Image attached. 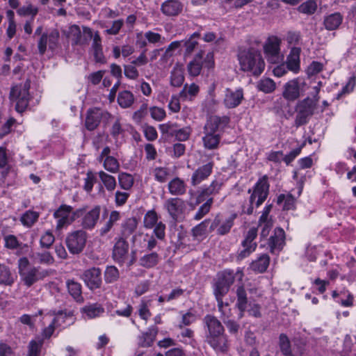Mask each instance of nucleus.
Here are the masks:
<instances>
[{"label": "nucleus", "instance_id": "53", "mask_svg": "<svg viewBox=\"0 0 356 356\" xmlns=\"http://www.w3.org/2000/svg\"><path fill=\"white\" fill-rule=\"evenodd\" d=\"M118 182L124 190H129L134 185V178L128 173L121 172L118 175Z\"/></svg>", "mask_w": 356, "mask_h": 356}, {"label": "nucleus", "instance_id": "23", "mask_svg": "<svg viewBox=\"0 0 356 356\" xmlns=\"http://www.w3.org/2000/svg\"><path fill=\"white\" fill-rule=\"evenodd\" d=\"M222 186V183L221 181L213 180L209 186L202 187L198 192L195 204H199L207 197L210 198V196L218 194Z\"/></svg>", "mask_w": 356, "mask_h": 356}, {"label": "nucleus", "instance_id": "54", "mask_svg": "<svg viewBox=\"0 0 356 356\" xmlns=\"http://www.w3.org/2000/svg\"><path fill=\"white\" fill-rule=\"evenodd\" d=\"M317 9V4L314 0H308L300 4L298 10L303 14L312 15Z\"/></svg>", "mask_w": 356, "mask_h": 356}, {"label": "nucleus", "instance_id": "61", "mask_svg": "<svg viewBox=\"0 0 356 356\" xmlns=\"http://www.w3.org/2000/svg\"><path fill=\"white\" fill-rule=\"evenodd\" d=\"M38 12V8L32 4H28L19 8L17 13L21 16H35Z\"/></svg>", "mask_w": 356, "mask_h": 356}, {"label": "nucleus", "instance_id": "15", "mask_svg": "<svg viewBox=\"0 0 356 356\" xmlns=\"http://www.w3.org/2000/svg\"><path fill=\"white\" fill-rule=\"evenodd\" d=\"M60 33L58 30L53 29L43 33L38 41V49L40 55H44L49 49L54 51L58 47Z\"/></svg>", "mask_w": 356, "mask_h": 356}, {"label": "nucleus", "instance_id": "33", "mask_svg": "<svg viewBox=\"0 0 356 356\" xmlns=\"http://www.w3.org/2000/svg\"><path fill=\"white\" fill-rule=\"evenodd\" d=\"M269 263V256L266 254H263L259 258L252 261L250 264V267L254 271L264 273L268 268Z\"/></svg>", "mask_w": 356, "mask_h": 356}, {"label": "nucleus", "instance_id": "6", "mask_svg": "<svg viewBox=\"0 0 356 356\" xmlns=\"http://www.w3.org/2000/svg\"><path fill=\"white\" fill-rule=\"evenodd\" d=\"M250 193V205L244 212L248 215L253 213L254 207H259L266 200L269 192V184L267 176L264 175L259 179L252 189L248 190Z\"/></svg>", "mask_w": 356, "mask_h": 356}, {"label": "nucleus", "instance_id": "40", "mask_svg": "<svg viewBox=\"0 0 356 356\" xmlns=\"http://www.w3.org/2000/svg\"><path fill=\"white\" fill-rule=\"evenodd\" d=\"M277 202L284 210H291L295 208L296 199L291 193L280 194Z\"/></svg>", "mask_w": 356, "mask_h": 356}, {"label": "nucleus", "instance_id": "14", "mask_svg": "<svg viewBox=\"0 0 356 356\" xmlns=\"http://www.w3.org/2000/svg\"><path fill=\"white\" fill-rule=\"evenodd\" d=\"M236 218V214L234 213L227 218L218 213L213 218L209 227V231L216 232L218 235L224 236L229 233L232 227L234 225V220Z\"/></svg>", "mask_w": 356, "mask_h": 356}, {"label": "nucleus", "instance_id": "27", "mask_svg": "<svg viewBox=\"0 0 356 356\" xmlns=\"http://www.w3.org/2000/svg\"><path fill=\"white\" fill-rule=\"evenodd\" d=\"M183 4L178 0H166L161 6L162 13L168 17L177 16L183 10Z\"/></svg>", "mask_w": 356, "mask_h": 356}, {"label": "nucleus", "instance_id": "4", "mask_svg": "<svg viewBox=\"0 0 356 356\" xmlns=\"http://www.w3.org/2000/svg\"><path fill=\"white\" fill-rule=\"evenodd\" d=\"M18 270L21 281L27 287L31 286L49 275V270H41L38 267L31 265L26 257L19 259Z\"/></svg>", "mask_w": 356, "mask_h": 356}, {"label": "nucleus", "instance_id": "41", "mask_svg": "<svg viewBox=\"0 0 356 356\" xmlns=\"http://www.w3.org/2000/svg\"><path fill=\"white\" fill-rule=\"evenodd\" d=\"M82 311L88 318H94L100 316L104 312V309L101 305L95 303L85 306Z\"/></svg>", "mask_w": 356, "mask_h": 356}, {"label": "nucleus", "instance_id": "51", "mask_svg": "<svg viewBox=\"0 0 356 356\" xmlns=\"http://www.w3.org/2000/svg\"><path fill=\"white\" fill-rule=\"evenodd\" d=\"M158 215L154 210L148 211L144 216L143 224L147 229H152L158 223Z\"/></svg>", "mask_w": 356, "mask_h": 356}, {"label": "nucleus", "instance_id": "43", "mask_svg": "<svg viewBox=\"0 0 356 356\" xmlns=\"http://www.w3.org/2000/svg\"><path fill=\"white\" fill-rule=\"evenodd\" d=\"M137 220L135 218H129L122 224V234L124 238H128L132 234L137 227Z\"/></svg>", "mask_w": 356, "mask_h": 356}, {"label": "nucleus", "instance_id": "28", "mask_svg": "<svg viewBox=\"0 0 356 356\" xmlns=\"http://www.w3.org/2000/svg\"><path fill=\"white\" fill-rule=\"evenodd\" d=\"M17 279V275L8 266L0 264V286H12Z\"/></svg>", "mask_w": 356, "mask_h": 356}, {"label": "nucleus", "instance_id": "16", "mask_svg": "<svg viewBox=\"0 0 356 356\" xmlns=\"http://www.w3.org/2000/svg\"><path fill=\"white\" fill-rule=\"evenodd\" d=\"M163 207L173 220L178 221L184 218L186 204L181 198L170 197L165 202Z\"/></svg>", "mask_w": 356, "mask_h": 356}, {"label": "nucleus", "instance_id": "46", "mask_svg": "<svg viewBox=\"0 0 356 356\" xmlns=\"http://www.w3.org/2000/svg\"><path fill=\"white\" fill-rule=\"evenodd\" d=\"M66 284L70 294L77 301L81 300L82 299L81 285L73 280H67Z\"/></svg>", "mask_w": 356, "mask_h": 356}, {"label": "nucleus", "instance_id": "62", "mask_svg": "<svg viewBox=\"0 0 356 356\" xmlns=\"http://www.w3.org/2000/svg\"><path fill=\"white\" fill-rule=\"evenodd\" d=\"M199 86L195 83H191L188 86L186 84L182 90L180 92V95L186 97L187 95H189L191 97H194L197 95L199 92Z\"/></svg>", "mask_w": 356, "mask_h": 356}, {"label": "nucleus", "instance_id": "18", "mask_svg": "<svg viewBox=\"0 0 356 356\" xmlns=\"http://www.w3.org/2000/svg\"><path fill=\"white\" fill-rule=\"evenodd\" d=\"M81 278L90 290L99 289L102 283V272L99 268L93 267L86 270Z\"/></svg>", "mask_w": 356, "mask_h": 356}, {"label": "nucleus", "instance_id": "34", "mask_svg": "<svg viewBox=\"0 0 356 356\" xmlns=\"http://www.w3.org/2000/svg\"><path fill=\"white\" fill-rule=\"evenodd\" d=\"M39 217V212L30 209L21 216L20 222L24 227L30 228L38 220Z\"/></svg>", "mask_w": 356, "mask_h": 356}, {"label": "nucleus", "instance_id": "45", "mask_svg": "<svg viewBox=\"0 0 356 356\" xmlns=\"http://www.w3.org/2000/svg\"><path fill=\"white\" fill-rule=\"evenodd\" d=\"M156 332V328H152L149 329L147 332L143 333L142 336L139 338L140 346L142 347L151 346L155 339Z\"/></svg>", "mask_w": 356, "mask_h": 356}, {"label": "nucleus", "instance_id": "52", "mask_svg": "<svg viewBox=\"0 0 356 356\" xmlns=\"http://www.w3.org/2000/svg\"><path fill=\"white\" fill-rule=\"evenodd\" d=\"M192 129L190 127L178 128V125L177 124L172 136H174L179 141H186L189 138Z\"/></svg>", "mask_w": 356, "mask_h": 356}, {"label": "nucleus", "instance_id": "63", "mask_svg": "<svg viewBox=\"0 0 356 356\" xmlns=\"http://www.w3.org/2000/svg\"><path fill=\"white\" fill-rule=\"evenodd\" d=\"M96 181V177L95 174L92 171H88L86 173V177L84 179V190L90 193L93 188V186Z\"/></svg>", "mask_w": 356, "mask_h": 356}, {"label": "nucleus", "instance_id": "13", "mask_svg": "<svg viewBox=\"0 0 356 356\" xmlns=\"http://www.w3.org/2000/svg\"><path fill=\"white\" fill-rule=\"evenodd\" d=\"M87 237V233L82 229L68 234L65 241L70 252L74 254L81 252L86 246Z\"/></svg>", "mask_w": 356, "mask_h": 356}, {"label": "nucleus", "instance_id": "64", "mask_svg": "<svg viewBox=\"0 0 356 356\" xmlns=\"http://www.w3.org/2000/svg\"><path fill=\"white\" fill-rule=\"evenodd\" d=\"M323 65L317 61H313L307 68L306 73L308 76H314L323 70Z\"/></svg>", "mask_w": 356, "mask_h": 356}, {"label": "nucleus", "instance_id": "1", "mask_svg": "<svg viewBox=\"0 0 356 356\" xmlns=\"http://www.w3.org/2000/svg\"><path fill=\"white\" fill-rule=\"evenodd\" d=\"M203 322L207 327V342L218 352L225 353L227 350L229 343L225 329L221 322L214 316L206 315Z\"/></svg>", "mask_w": 356, "mask_h": 356}, {"label": "nucleus", "instance_id": "29", "mask_svg": "<svg viewBox=\"0 0 356 356\" xmlns=\"http://www.w3.org/2000/svg\"><path fill=\"white\" fill-rule=\"evenodd\" d=\"M282 95L288 101H294L300 96V86L298 79L288 81L284 86Z\"/></svg>", "mask_w": 356, "mask_h": 356}, {"label": "nucleus", "instance_id": "55", "mask_svg": "<svg viewBox=\"0 0 356 356\" xmlns=\"http://www.w3.org/2000/svg\"><path fill=\"white\" fill-rule=\"evenodd\" d=\"M200 34L198 32H195L191 35V37L186 40L184 45L186 48V54H191L198 44L197 39L200 38Z\"/></svg>", "mask_w": 356, "mask_h": 356}, {"label": "nucleus", "instance_id": "30", "mask_svg": "<svg viewBox=\"0 0 356 356\" xmlns=\"http://www.w3.org/2000/svg\"><path fill=\"white\" fill-rule=\"evenodd\" d=\"M161 259V256L157 252H152L140 257L139 264L147 269L153 268L158 265Z\"/></svg>", "mask_w": 356, "mask_h": 356}, {"label": "nucleus", "instance_id": "11", "mask_svg": "<svg viewBox=\"0 0 356 356\" xmlns=\"http://www.w3.org/2000/svg\"><path fill=\"white\" fill-rule=\"evenodd\" d=\"M280 44L281 40L278 37L272 35L268 38L264 45V51L268 62L278 63L283 60Z\"/></svg>", "mask_w": 356, "mask_h": 356}, {"label": "nucleus", "instance_id": "36", "mask_svg": "<svg viewBox=\"0 0 356 356\" xmlns=\"http://www.w3.org/2000/svg\"><path fill=\"white\" fill-rule=\"evenodd\" d=\"M343 17L339 13H335L327 16L324 19V25L326 29L333 31L337 29L341 24Z\"/></svg>", "mask_w": 356, "mask_h": 356}, {"label": "nucleus", "instance_id": "50", "mask_svg": "<svg viewBox=\"0 0 356 356\" xmlns=\"http://www.w3.org/2000/svg\"><path fill=\"white\" fill-rule=\"evenodd\" d=\"M213 203V198L210 197L208 198L206 202H204L200 207L198 209L197 211L195 213L193 218L195 220H200L203 218L210 211L212 204Z\"/></svg>", "mask_w": 356, "mask_h": 356}, {"label": "nucleus", "instance_id": "2", "mask_svg": "<svg viewBox=\"0 0 356 356\" xmlns=\"http://www.w3.org/2000/svg\"><path fill=\"white\" fill-rule=\"evenodd\" d=\"M229 118L226 116H211L207 121L203 129L204 136L202 138L203 146L209 150L218 147L221 136L219 130L223 129L229 123Z\"/></svg>", "mask_w": 356, "mask_h": 356}, {"label": "nucleus", "instance_id": "42", "mask_svg": "<svg viewBox=\"0 0 356 356\" xmlns=\"http://www.w3.org/2000/svg\"><path fill=\"white\" fill-rule=\"evenodd\" d=\"M98 175L101 181L108 191H113L115 190L117 183L115 178L113 175L108 174L103 170L98 172Z\"/></svg>", "mask_w": 356, "mask_h": 356}, {"label": "nucleus", "instance_id": "20", "mask_svg": "<svg viewBox=\"0 0 356 356\" xmlns=\"http://www.w3.org/2000/svg\"><path fill=\"white\" fill-rule=\"evenodd\" d=\"M83 208L85 209V212L81 216L82 217L81 225L85 229H92L99 219L101 207L97 205L88 211L86 207Z\"/></svg>", "mask_w": 356, "mask_h": 356}, {"label": "nucleus", "instance_id": "44", "mask_svg": "<svg viewBox=\"0 0 356 356\" xmlns=\"http://www.w3.org/2000/svg\"><path fill=\"white\" fill-rule=\"evenodd\" d=\"M83 32L88 38L92 39L91 50L103 47L102 44V38L98 31H96L95 33H93L90 28L83 26Z\"/></svg>", "mask_w": 356, "mask_h": 356}, {"label": "nucleus", "instance_id": "7", "mask_svg": "<svg viewBox=\"0 0 356 356\" xmlns=\"http://www.w3.org/2000/svg\"><path fill=\"white\" fill-rule=\"evenodd\" d=\"M318 101V99L307 97L297 103L295 108L296 115L294 121L296 127L309 122L317 108Z\"/></svg>", "mask_w": 356, "mask_h": 356}, {"label": "nucleus", "instance_id": "25", "mask_svg": "<svg viewBox=\"0 0 356 356\" xmlns=\"http://www.w3.org/2000/svg\"><path fill=\"white\" fill-rule=\"evenodd\" d=\"M213 168V162H209L202 166H200L192 175L191 184L193 186H197L202 181L206 180L211 175Z\"/></svg>", "mask_w": 356, "mask_h": 356}, {"label": "nucleus", "instance_id": "17", "mask_svg": "<svg viewBox=\"0 0 356 356\" xmlns=\"http://www.w3.org/2000/svg\"><path fill=\"white\" fill-rule=\"evenodd\" d=\"M111 118V115L99 108H89L86 115L85 127L88 131H94L96 129L102 119L108 120Z\"/></svg>", "mask_w": 356, "mask_h": 356}, {"label": "nucleus", "instance_id": "56", "mask_svg": "<svg viewBox=\"0 0 356 356\" xmlns=\"http://www.w3.org/2000/svg\"><path fill=\"white\" fill-rule=\"evenodd\" d=\"M43 345L42 339L31 340L29 344L28 356H40Z\"/></svg>", "mask_w": 356, "mask_h": 356}, {"label": "nucleus", "instance_id": "58", "mask_svg": "<svg viewBox=\"0 0 356 356\" xmlns=\"http://www.w3.org/2000/svg\"><path fill=\"white\" fill-rule=\"evenodd\" d=\"M34 258L41 264L50 265L54 262V257L49 252H38L34 254Z\"/></svg>", "mask_w": 356, "mask_h": 356}, {"label": "nucleus", "instance_id": "9", "mask_svg": "<svg viewBox=\"0 0 356 356\" xmlns=\"http://www.w3.org/2000/svg\"><path fill=\"white\" fill-rule=\"evenodd\" d=\"M243 273L241 270H237L236 273L232 270H225L218 275V278L213 286V293L219 295H226L230 286L234 282L235 278L242 280Z\"/></svg>", "mask_w": 356, "mask_h": 356}, {"label": "nucleus", "instance_id": "47", "mask_svg": "<svg viewBox=\"0 0 356 356\" xmlns=\"http://www.w3.org/2000/svg\"><path fill=\"white\" fill-rule=\"evenodd\" d=\"M237 302L236 307L239 310H246L248 298L246 291L243 286H238L236 289Z\"/></svg>", "mask_w": 356, "mask_h": 356}, {"label": "nucleus", "instance_id": "22", "mask_svg": "<svg viewBox=\"0 0 356 356\" xmlns=\"http://www.w3.org/2000/svg\"><path fill=\"white\" fill-rule=\"evenodd\" d=\"M128 243L124 238H120L113 246L112 257L115 262L122 264L128 257Z\"/></svg>", "mask_w": 356, "mask_h": 356}, {"label": "nucleus", "instance_id": "37", "mask_svg": "<svg viewBox=\"0 0 356 356\" xmlns=\"http://www.w3.org/2000/svg\"><path fill=\"white\" fill-rule=\"evenodd\" d=\"M121 218V213L118 211H112L109 215L108 221L104 225V226L99 229V234L101 236H104L108 234L114 224L120 220Z\"/></svg>", "mask_w": 356, "mask_h": 356}, {"label": "nucleus", "instance_id": "10", "mask_svg": "<svg viewBox=\"0 0 356 356\" xmlns=\"http://www.w3.org/2000/svg\"><path fill=\"white\" fill-rule=\"evenodd\" d=\"M203 54L204 52L202 51L198 52L193 59L187 65V70L190 76L195 77L200 75L203 65L209 70L214 67L215 62L213 54L209 52L206 55L204 60H202Z\"/></svg>", "mask_w": 356, "mask_h": 356}, {"label": "nucleus", "instance_id": "57", "mask_svg": "<svg viewBox=\"0 0 356 356\" xmlns=\"http://www.w3.org/2000/svg\"><path fill=\"white\" fill-rule=\"evenodd\" d=\"M149 305H150L149 301H146L145 300H142L138 305V315L142 319H143L146 321L152 316V314L149 309Z\"/></svg>", "mask_w": 356, "mask_h": 356}, {"label": "nucleus", "instance_id": "49", "mask_svg": "<svg viewBox=\"0 0 356 356\" xmlns=\"http://www.w3.org/2000/svg\"><path fill=\"white\" fill-rule=\"evenodd\" d=\"M120 277L118 269L114 266H108L104 271V280L106 283H113L116 282Z\"/></svg>", "mask_w": 356, "mask_h": 356}, {"label": "nucleus", "instance_id": "26", "mask_svg": "<svg viewBox=\"0 0 356 356\" xmlns=\"http://www.w3.org/2000/svg\"><path fill=\"white\" fill-rule=\"evenodd\" d=\"M300 53L301 49L300 47H294L291 48L284 63L287 69L295 74L298 73L300 70Z\"/></svg>", "mask_w": 356, "mask_h": 356}, {"label": "nucleus", "instance_id": "21", "mask_svg": "<svg viewBox=\"0 0 356 356\" xmlns=\"http://www.w3.org/2000/svg\"><path fill=\"white\" fill-rule=\"evenodd\" d=\"M285 245V232L282 228L275 229L268 241V248L273 254L280 252Z\"/></svg>", "mask_w": 356, "mask_h": 356}, {"label": "nucleus", "instance_id": "8", "mask_svg": "<svg viewBox=\"0 0 356 356\" xmlns=\"http://www.w3.org/2000/svg\"><path fill=\"white\" fill-rule=\"evenodd\" d=\"M30 86L31 82L27 79L23 83L14 86L10 90V99L15 103V109L18 113L24 112L28 108L31 99Z\"/></svg>", "mask_w": 356, "mask_h": 356}, {"label": "nucleus", "instance_id": "19", "mask_svg": "<svg viewBox=\"0 0 356 356\" xmlns=\"http://www.w3.org/2000/svg\"><path fill=\"white\" fill-rule=\"evenodd\" d=\"M279 346L284 356H302L303 348L302 346L291 345L289 337L285 334H281L279 337Z\"/></svg>", "mask_w": 356, "mask_h": 356}, {"label": "nucleus", "instance_id": "3", "mask_svg": "<svg viewBox=\"0 0 356 356\" xmlns=\"http://www.w3.org/2000/svg\"><path fill=\"white\" fill-rule=\"evenodd\" d=\"M241 70L252 76L260 75L265 68V62L261 52L252 47L241 49L238 54Z\"/></svg>", "mask_w": 356, "mask_h": 356}, {"label": "nucleus", "instance_id": "48", "mask_svg": "<svg viewBox=\"0 0 356 356\" xmlns=\"http://www.w3.org/2000/svg\"><path fill=\"white\" fill-rule=\"evenodd\" d=\"M275 88V83L270 78H262L257 83V88L265 93L273 92Z\"/></svg>", "mask_w": 356, "mask_h": 356}, {"label": "nucleus", "instance_id": "24", "mask_svg": "<svg viewBox=\"0 0 356 356\" xmlns=\"http://www.w3.org/2000/svg\"><path fill=\"white\" fill-rule=\"evenodd\" d=\"M243 99V89L239 88L232 90L230 88H226L225 90V97L223 102L228 108H233L238 106Z\"/></svg>", "mask_w": 356, "mask_h": 356}, {"label": "nucleus", "instance_id": "5", "mask_svg": "<svg viewBox=\"0 0 356 356\" xmlns=\"http://www.w3.org/2000/svg\"><path fill=\"white\" fill-rule=\"evenodd\" d=\"M84 208H79L76 210L70 205L63 204L54 212L53 216L56 220V229L60 230L72 224L77 218L83 216Z\"/></svg>", "mask_w": 356, "mask_h": 356}, {"label": "nucleus", "instance_id": "31", "mask_svg": "<svg viewBox=\"0 0 356 356\" xmlns=\"http://www.w3.org/2000/svg\"><path fill=\"white\" fill-rule=\"evenodd\" d=\"M169 193L172 195H182L186 191V184L184 180L179 177L173 178L168 183Z\"/></svg>", "mask_w": 356, "mask_h": 356}, {"label": "nucleus", "instance_id": "60", "mask_svg": "<svg viewBox=\"0 0 356 356\" xmlns=\"http://www.w3.org/2000/svg\"><path fill=\"white\" fill-rule=\"evenodd\" d=\"M209 221V220H205L192 229L193 236L195 238H198L205 234Z\"/></svg>", "mask_w": 356, "mask_h": 356}, {"label": "nucleus", "instance_id": "12", "mask_svg": "<svg viewBox=\"0 0 356 356\" xmlns=\"http://www.w3.org/2000/svg\"><path fill=\"white\" fill-rule=\"evenodd\" d=\"M257 236V228L252 227L248 231L244 236V239L241 241V249L238 250L237 252V260L244 259L256 250L257 244L254 241Z\"/></svg>", "mask_w": 356, "mask_h": 356}, {"label": "nucleus", "instance_id": "59", "mask_svg": "<svg viewBox=\"0 0 356 356\" xmlns=\"http://www.w3.org/2000/svg\"><path fill=\"white\" fill-rule=\"evenodd\" d=\"M153 175L157 181L163 183L168 179L169 171L166 168L157 167L154 169Z\"/></svg>", "mask_w": 356, "mask_h": 356}, {"label": "nucleus", "instance_id": "35", "mask_svg": "<svg viewBox=\"0 0 356 356\" xmlns=\"http://www.w3.org/2000/svg\"><path fill=\"white\" fill-rule=\"evenodd\" d=\"M184 81V69L181 66L176 65L171 72L170 83L172 86L180 87Z\"/></svg>", "mask_w": 356, "mask_h": 356}, {"label": "nucleus", "instance_id": "38", "mask_svg": "<svg viewBox=\"0 0 356 356\" xmlns=\"http://www.w3.org/2000/svg\"><path fill=\"white\" fill-rule=\"evenodd\" d=\"M135 100L134 94L129 90H123L119 92L118 96V103L123 108H129L132 106Z\"/></svg>", "mask_w": 356, "mask_h": 356}, {"label": "nucleus", "instance_id": "39", "mask_svg": "<svg viewBox=\"0 0 356 356\" xmlns=\"http://www.w3.org/2000/svg\"><path fill=\"white\" fill-rule=\"evenodd\" d=\"M98 162L102 163L104 168L110 173L115 174L120 171V162L114 156H107L104 159L99 161Z\"/></svg>", "mask_w": 356, "mask_h": 356}, {"label": "nucleus", "instance_id": "32", "mask_svg": "<svg viewBox=\"0 0 356 356\" xmlns=\"http://www.w3.org/2000/svg\"><path fill=\"white\" fill-rule=\"evenodd\" d=\"M69 316H67L63 312H59L53 319L51 323L48 327L43 330L42 334L45 338H49L54 333L55 327L61 325V323L64 322V319Z\"/></svg>", "mask_w": 356, "mask_h": 356}]
</instances>
